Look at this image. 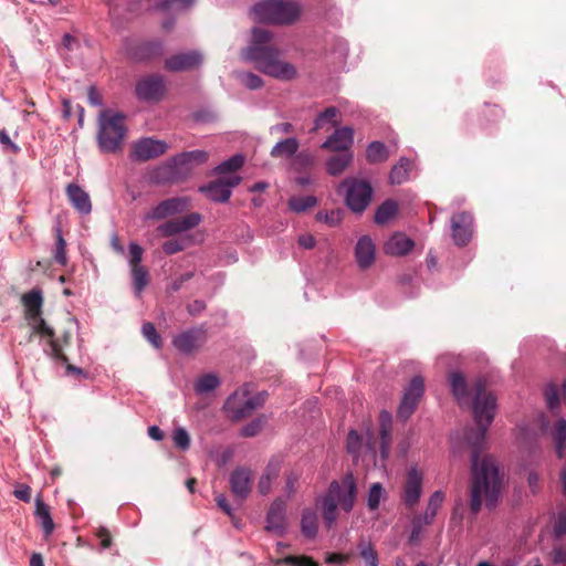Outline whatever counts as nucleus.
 <instances>
[{
  "label": "nucleus",
  "instance_id": "7",
  "mask_svg": "<svg viewBox=\"0 0 566 566\" xmlns=\"http://www.w3.org/2000/svg\"><path fill=\"white\" fill-rule=\"evenodd\" d=\"M266 397V391L258 392L254 396H251L248 390L235 391L228 397L223 409L231 420L238 421L250 416L256 408L262 407Z\"/></svg>",
  "mask_w": 566,
  "mask_h": 566
},
{
  "label": "nucleus",
  "instance_id": "36",
  "mask_svg": "<svg viewBox=\"0 0 566 566\" xmlns=\"http://www.w3.org/2000/svg\"><path fill=\"white\" fill-rule=\"evenodd\" d=\"M55 233V244L53 249V259L60 265H66L67 255H66V241L63 237L62 229L60 224L54 227Z\"/></svg>",
  "mask_w": 566,
  "mask_h": 566
},
{
  "label": "nucleus",
  "instance_id": "22",
  "mask_svg": "<svg viewBox=\"0 0 566 566\" xmlns=\"http://www.w3.org/2000/svg\"><path fill=\"white\" fill-rule=\"evenodd\" d=\"M286 526V502L277 497L271 504L266 514L265 528L277 534H283Z\"/></svg>",
  "mask_w": 566,
  "mask_h": 566
},
{
  "label": "nucleus",
  "instance_id": "58",
  "mask_svg": "<svg viewBox=\"0 0 566 566\" xmlns=\"http://www.w3.org/2000/svg\"><path fill=\"white\" fill-rule=\"evenodd\" d=\"M186 248V242L182 239H171L167 240L163 243V251L168 254H175L178 253Z\"/></svg>",
  "mask_w": 566,
  "mask_h": 566
},
{
  "label": "nucleus",
  "instance_id": "32",
  "mask_svg": "<svg viewBox=\"0 0 566 566\" xmlns=\"http://www.w3.org/2000/svg\"><path fill=\"white\" fill-rule=\"evenodd\" d=\"M353 161V153H342L332 156L326 161V170L331 176H339Z\"/></svg>",
  "mask_w": 566,
  "mask_h": 566
},
{
  "label": "nucleus",
  "instance_id": "52",
  "mask_svg": "<svg viewBox=\"0 0 566 566\" xmlns=\"http://www.w3.org/2000/svg\"><path fill=\"white\" fill-rule=\"evenodd\" d=\"M143 254H144L143 248L136 242H130L128 244V264H129V266L134 268V266L143 265L142 264Z\"/></svg>",
  "mask_w": 566,
  "mask_h": 566
},
{
  "label": "nucleus",
  "instance_id": "12",
  "mask_svg": "<svg viewBox=\"0 0 566 566\" xmlns=\"http://www.w3.org/2000/svg\"><path fill=\"white\" fill-rule=\"evenodd\" d=\"M242 181L240 176H231L228 178L217 179L200 186L198 191L207 196L211 201L224 203L228 202L232 189L239 186Z\"/></svg>",
  "mask_w": 566,
  "mask_h": 566
},
{
  "label": "nucleus",
  "instance_id": "2",
  "mask_svg": "<svg viewBox=\"0 0 566 566\" xmlns=\"http://www.w3.org/2000/svg\"><path fill=\"white\" fill-rule=\"evenodd\" d=\"M272 38L271 31L253 28L251 43L242 51L241 56L253 63L263 74L284 81L293 80L297 71L293 64L280 60L281 51L270 44Z\"/></svg>",
  "mask_w": 566,
  "mask_h": 566
},
{
  "label": "nucleus",
  "instance_id": "20",
  "mask_svg": "<svg viewBox=\"0 0 566 566\" xmlns=\"http://www.w3.org/2000/svg\"><path fill=\"white\" fill-rule=\"evenodd\" d=\"M189 205L188 198L176 197L163 200L155 206L147 214L146 219L161 220L167 217L180 213L187 209Z\"/></svg>",
  "mask_w": 566,
  "mask_h": 566
},
{
  "label": "nucleus",
  "instance_id": "35",
  "mask_svg": "<svg viewBox=\"0 0 566 566\" xmlns=\"http://www.w3.org/2000/svg\"><path fill=\"white\" fill-rule=\"evenodd\" d=\"M298 142L294 137L285 138L276 143L271 149L272 157H292L298 149Z\"/></svg>",
  "mask_w": 566,
  "mask_h": 566
},
{
  "label": "nucleus",
  "instance_id": "16",
  "mask_svg": "<svg viewBox=\"0 0 566 566\" xmlns=\"http://www.w3.org/2000/svg\"><path fill=\"white\" fill-rule=\"evenodd\" d=\"M423 473L411 465L406 474L401 500L408 509L415 507L422 495Z\"/></svg>",
  "mask_w": 566,
  "mask_h": 566
},
{
  "label": "nucleus",
  "instance_id": "53",
  "mask_svg": "<svg viewBox=\"0 0 566 566\" xmlns=\"http://www.w3.org/2000/svg\"><path fill=\"white\" fill-rule=\"evenodd\" d=\"M196 0H160L156 3L155 8L160 11H167L174 6L179 9H189L195 4Z\"/></svg>",
  "mask_w": 566,
  "mask_h": 566
},
{
  "label": "nucleus",
  "instance_id": "29",
  "mask_svg": "<svg viewBox=\"0 0 566 566\" xmlns=\"http://www.w3.org/2000/svg\"><path fill=\"white\" fill-rule=\"evenodd\" d=\"M34 515L36 520L39 521L43 534L45 537H49L54 532V522L51 516L50 507L48 504H45L40 495L35 497V510Z\"/></svg>",
  "mask_w": 566,
  "mask_h": 566
},
{
  "label": "nucleus",
  "instance_id": "47",
  "mask_svg": "<svg viewBox=\"0 0 566 566\" xmlns=\"http://www.w3.org/2000/svg\"><path fill=\"white\" fill-rule=\"evenodd\" d=\"M275 565H287V566H318L313 558L308 556H294L287 555L283 558H280L275 562Z\"/></svg>",
  "mask_w": 566,
  "mask_h": 566
},
{
  "label": "nucleus",
  "instance_id": "17",
  "mask_svg": "<svg viewBox=\"0 0 566 566\" xmlns=\"http://www.w3.org/2000/svg\"><path fill=\"white\" fill-rule=\"evenodd\" d=\"M202 62V54L197 50H192L167 57L165 60V69L168 72H185L200 67Z\"/></svg>",
  "mask_w": 566,
  "mask_h": 566
},
{
  "label": "nucleus",
  "instance_id": "9",
  "mask_svg": "<svg viewBox=\"0 0 566 566\" xmlns=\"http://www.w3.org/2000/svg\"><path fill=\"white\" fill-rule=\"evenodd\" d=\"M346 449L355 462H357L360 457H366L375 465L378 463L375 437L374 432L369 428L366 431L365 439L357 432V430L350 429L346 439Z\"/></svg>",
  "mask_w": 566,
  "mask_h": 566
},
{
  "label": "nucleus",
  "instance_id": "57",
  "mask_svg": "<svg viewBox=\"0 0 566 566\" xmlns=\"http://www.w3.org/2000/svg\"><path fill=\"white\" fill-rule=\"evenodd\" d=\"M240 78L244 86L249 90H258L263 86V80L261 78V76L254 73L243 72L240 74Z\"/></svg>",
  "mask_w": 566,
  "mask_h": 566
},
{
  "label": "nucleus",
  "instance_id": "63",
  "mask_svg": "<svg viewBox=\"0 0 566 566\" xmlns=\"http://www.w3.org/2000/svg\"><path fill=\"white\" fill-rule=\"evenodd\" d=\"M281 464L279 461H270L262 475L274 481L279 476Z\"/></svg>",
  "mask_w": 566,
  "mask_h": 566
},
{
  "label": "nucleus",
  "instance_id": "19",
  "mask_svg": "<svg viewBox=\"0 0 566 566\" xmlns=\"http://www.w3.org/2000/svg\"><path fill=\"white\" fill-rule=\"evenodd\" d=\"M378 420L380 440L378 461H380L381 465H385L392 442V415L388 410H381Z\"/></svg>",
  "mask_w": 566,
  "mask_h": 566
},
{
  "label": "nucleus",
  "instance_id": "5",
  "mask_svg": "<svg viewBox=\"0 0 566 566\" xmlns=\"http://www.w3.org/2000/svg\"><path fill=\"white\" fill-rule=\"evenodd\" d=\"M251 11L261 23L291 25L300 19L302 7L296 0H262Z\"/></svg>",
  "mask_w": 566,
  "mask_h": 566
},
{
  "label": "nucleus",
  "instance_id": "3",
  "mask_svg": "<svg viewBox=\"0 0 566 566\" xmlns=\"http://www.w3.org/2000/svg\"><path fill=\"white\" fill-rule=\"evenodd\" d=\"M357 482L352 471H347L339 480H333L326 492L316 499L324 525L332 530L338 518V509L350 513L357 500Z\"/></svg>",
  "mask_w": 566,
  "mask_h": 566
},
{
  "label": "nucleus",
  "instance_id": "31",
  "mask_svg": "<svg viewBox=\"0 0 566 566\" xmlns=\"http://www.w3.org/2000/svg\"><path fill=\"white\" fill-rule=\"evenodd\" d=\"M301 533L307 539H314L318 533V516L315 510L304 509L301 515Z\"/></svg>",
  "mask_w": 566,
  "mask_h": 566
},
{
  "label": "nucleus",
  "instance_id": "15",
  "mask_svg": "<svg viewBox=\"0 0 566 566\" xmlns=\"http://www.w3.org/2000/svg\"><path fill=\"white\" fill-rule=\"evenodd\" d=\"M169 146L164 140L144 137L133 144L130 158L136 161H147L165 154Z\"/></svg>",
  "mask_w": 566,
  "mask_h": 566
},
{
  "label": "nucleus",
  "instance_id": "41",
  "mask_svg": "<svg viewBox=\"0 0 566 566\" xmlns=\"http://www.w3.org/2000/svg\"><path fill=\"white\" fill-rule=\"evenodd\" d=\"M220 385V379L216 374L209 373L200 376L195 384V391L198 395L208 394Z\"/></svg>",
  "mask_w": 566,
  "mask_h": 566
},
{
  "label": "nucleus",
  "instance_id": "23",
  "mask_svg": "<svg viewBox=\"0 0 566 566\" xmlns=\"http://www.w3.org/2000/svg\"><path fill=\"white\" fill-rule=\"evenodd\" d=\"M354 142V130L349 126L335 129V132L321 145L323 149L347 153Z\"/></svg>",
  "mask_w": 566,
  "mask_h": 566
},
{
  "label": "nucleus",
  "instance_id": "37",
  "mask_svg": "<svg viewBox=\"0 0 566 566\" xmlns=\"http://www.w3.org/2000/svg\"><path fill=\"white\" fill-rule=\"evenodd\" d=\"M398 206L396 201L392 199H387L376 209L374 221L377 224H385L396 216Z\"/></svg>",
  "mask_w": 566,
  "mask_h": 566
},
{
  "label": "nucleus",
  "instance_id": "11",
  "mask_svg": "<svg viewBox=\"0 0 566 566\" xmlns=\"http://www.w3.org/2000/svg\"><path fill=\"white\" fill-rule=\"evenodd\" d=\"M208 339V331L205 324L188 328L172 338V346L184 355H190L202 347Z\"/></svg>",
  "mask_w": 566,
  "mask_h": 566
},
{
  "label": "nucleus",
  "instance_id": "49",
  "mask_svg": "<svg viewBox=\"0 0 566 566\" xmlns=\"http://www.w3.org/2000/svg\"><path fill=\"white\" fill-rule=\"evenodd\" d=\"M157 230L164 237H172L182 233L178 218L161 223L160 226H158Z\"/></svg>",
  "mask_w": 566,
  "mask_h": 566
},
{
  "label": "nucleus",
  "instance_id": "8",
  "mask_svg": "<svg viewBox=\"0 0 566 566\" xmlns=\"http://www.w3.org/2000/svg\"><path fill=\"white\" fill-rule=\"evenodd\" d=\"M338 192H344L347 207L356 213L365 211L373 197V188L370 184L354 177L346 178L339 185Z\"/></svg>",
  "mask_w": 566,
  "mask_h": 566
},
{
  "label": "nucleus",
  "instance_id": "62",
  "mask_svg": "<svg viewBox=\"0 0 566 566\" xmlns=\"http://www.w3.org/2000/svg\"><path fill=\"white\" fill-rule=\"evenodd\" d=\"M13 494L20 501L29 503L31 501V488L27 484H18L13 491Z\"/></svg>",
  "mask_w": 566,
  "mask_h": 566
},
{
  "label": "nucleus",
  "instance_id": "1",
  "mask_svg": "<svg viewBox=\"0 0 566 566\" xmlns=\"http://www.w3.org/2000/svg\"><path fill=\"white\" fill-rule=\"evenodd\" d=\"M472 416L478 427L474 438L469 442L473 448L472 453V488L470 510L478 514L482 506V495L485 496L488 507H494L501 492V476L493 458L485 457L479 462L480 449L484 442L486 431L492 424L496 410L497 398L492 391L486 390L484 378H478L473 382Z\"/></svg>",
  "mask_w": 566,
  "mask_h": 566
},
{
  "label": "nucleus",
  "instance_id": "42",
  "mask_svg": "<svg viewBox=\"0 0 566 566\" xmlns=\"http://www.w3.org/2000/svg\"><path fill=\"white\" fill-rule=\"evenodd\" d=\"M244 164V157L241 154H235L230 158L221 161L213 169L216 175H224L239 170Z\"/></svg>",
  "mask_w": 566,
  "mask_h": 566
},
{
  "label": "nucleus",
  "instance_id": "50",
  "mask_svg": "<svg viewBox=\"0 0 566 566\" xmlns=\"http://www.w3.org/2000/svg\"><path fill=\"white\" fill-rule=\"evenodd\" d=\"M265 423V419L263 417H259L247 423L242 427L240 434L245 438H251L256 436Z\"/></svg>",
  "mask_w": 566,
  "mask_h": 566
},
{
  "label": "nucleus",
  "instance_id": "30",
  "mask_svg": "<svg viewBox=\"0 0 566 566\" xmlns=\"http://www.w3.org/2000/svg\"><path fill=\"white\" fill-rule=\"evenodd\" d=\"M446 495L441 490L434 491L429 497L424 513L417 517L418 522H422L424 525H431Z\"/></svg>",
  "mask_w": 566,
  "mask_h": 566
},
{
  "label": "nucleus",
  "instance_id": "61",
  "mask_svg": "<svg viewBox=\"0 0 566 566\" xmlns=\"http://www.w3.org/2000/svg\"><path fill=\"white\" fill-rule=\"evenodd\" d=\"M193 277V272H187L181 274L179 277L175 279L171 284L168 286V292L176 293L178 292L182 285Z\"/></svg>",
  "mask_w": 566,
  "mask_h": 566
},
{
  "label": "nucleus",
  "instance_id": "39",
  "mask_svg": "<svg viewBox=\"0 0 566 566\" xmlns=\"http://www.w3.org/2000/svg\"><path fill=\"white\" fill-rule=\"evenodd\" d=\"M553 438L555 441L556 455L563 459L566 450V420L559 419L554 428Z\"/></svg>",
  "mask_w": 566,
  "mask_h": 566
},
{
  "label": "nucleus",
  "instance_id": "60",
  "mask_svg": "<svg viewBox=\"0 0 566 566\" xmlns=\"http://www.w3.org/2000/svg\"><path fill=\"white\" fill-rule=\"evenodd\" d=\"M49 348L45 349V353L54 359H61L63 357L61 345L55 339V336L49 338L48 340Z\"/></svg>",
  "mask_w": 566,
  "mask_h": 566
},
{
  "label": "nucleus",
  "instance_id": "59",
  "mask_svg": "<svg viewBox=\"0 0 566 566\" xmlns=\"http://www.w3.org/2000/svg\"><path fill=\"white\" fill-rule=\"evenodd\" d=\"M554 535L557 539L566 535V512L558 513L554 524Z\"/></svg>",
  "mask_w": 566,
  "mask_h": 566
},
{
  "label": "nucleus",
  "instance_id": "64",
  "mask_svg": "<svg viewBox=\"0 0 566 566\" xmlns=\"http://www.w3.org/2000/svg\"><path fill=\"white\" fill-rule=\"evenodd\" d=\"M96 536L101 541V546L103 549H107L112 545V536L109 531L106 527H99L97 530Z\"/></svg>",
  "mask_w": 566,
  "mask_h": 566
},
{
  "label": "nucleus",
  "instance_id": "56",
  "mask_svg": "<svg viewBox=\"0 0 566 566\" xmlns=\"http://www.w3.org/2000/svg\"><path fill=\"white\" fill-rule=\"evenodd\" d=\"M172 440L176 447H178L181 450H188L190 447V437L186 429L184 428H177L174 431Z\"/></svg>",
  "mask_w": 566,
  "mask_h": 566
},
{
  "label": "nucleus",
  "instance_id": "33",
  "mask_svg": "<svg viewBox=\"0 0 566 566\" xmlns=\"http://www.w3.org/2000/svg\"><path fill=\"white\" fill-rule=\"evenodd\" d=\"M130 275L134 294L136 297H140L149 283V272L144 265L134 266L130 268Z\"/></svg>",
  "mask_w": 566,
  "mask_h": 566
},
{
  "label": "nucleus",
  "instance_id": "4",
  "mask_svg": "<svg viewBox=\"0 0 566 566\" xmlns=\"http://www.w3.org/2000/svg\"><path fill=\"white\" fill-rule=\"evenodd\" d=\"M208 158V153L201 149L179 153L155 168L150 174V180L157 185L186 180L191 176L193 168L207 163Z\"/></svg>",
  "mask_w": 566,
  "mask_h": 566
},
{
  "label": "nucleus",
  "instance_id": "6",
  "mask_svg": "<svg viewBox=\"0 0 566 566\" xmlns=\"http://www.w3.org/2000/svg\"><path fill=\"white\" fill-rule=\"evenodd\" d=\"M126 134L125 116L105 111L99 117L97 144L102 153L114 154L122 149Z\"/></svg>",
  "mask_w": 566,
  "mask_h": 566
},
{
  "label": "nucleus",
  "instance_id": "18",
  "mask_svg": "<svg viewBox=\"0 0 566 566\" xmlns=\"http://www.w3.org/2000/svg\"><path fill=\"white\" fill-rule=\"evenodd\" d=\"M252 481L253 473L249 468L239 467L234 469L229 476L230 490L233 496L243 502L251 492Z\"/></svg>",
  "mask_w": 566,
  "mask_h": 566
},
{
  "label": "nucleus",
  "instance_id": "10",
  "mask_svg": "<svg viewBox=\"0 0 566 566\" xmlns=\"http://www.w3.org/2000/svg\"><path fill=\"white\" fill-rule=\"evenodd\" d=\"M424 394V380L421 376H413L405 388L401 401L397 409V417L406 422L416 411L420 399Z\"/></svg>",
  "mask_w": 566,
  "mask_h": 566
},
{
  "label": "nucleus",
  "instance_id": "13",
  "mask_svg": "<svg viewBox=\"0 0 566 566\" xmlns=\"http://www.w3.org/2000/svg\"><path fill=\"white\" fill-rule=\"evenodd\" d=\"M474 218L471 212H457L451 217V239L458 247H465L473 237Z\"/></svg>",
  "mask_w": 566,
  "mask_h": 566
},
{
  "label": "nucleus",
  "instance_id": "55",
  "mask_svg": "<svg viewBox=\"0 0 566 566\" xmlns=\"http://www.w3.org/2000/svg\"><path fill=\"white\" fill-rule=\"evenodd\" d=\"M178 219H179L182 232L198 227L202 221V217L198 212H191V213H189L185 217L178 218Z\"/></svg>",
  "mask_w": 566,
  "mask_h": 566
},
{
  "label": "nucleus",
  "instance_id": "24",
  "mask_svg": "<svg viewBox=\"0 0 566 566\" xmlns=\"http://www.w3.org/2000/svg\"><path fill=\"white\" fill-rule=\"evenodd\" d=\"M165 44L159 39L144 41L134 46L130 56L137 62H148L164 54Z\"/></svg>",
  "mask_w": 566,
  "mask_h": 566
},
{
  "label": "nucleus",
  "instance_id": "21",
  "mask_svg": "<svg viewBox=\"0 0 566 566\" xmlns=\"http://www.w3.org/2000/svg\"><path fill=\"white\" fill-rule=\"evenodd\" d=\"M65 195L77 213L88 216L92 212L91 197L78 184H69L65 187Z\"/></svg>",
  "mask_w": 566,
  "mask_h": 566
},
{
  "label": "nucleus",
  "instance_id": "27",
  "mask_svg": "<svg viewBox=\"0 0 566 566\" xmlns=\"http://www.w3.org/2000/svg\"><path fill=\"white\" fill-rule=\"evenodd\" d=\"M24 306V317L27 321L42 315L43 295L40 290H31L24 293L22 298Z\"/></svg>",
  "mask_w": 566,
  "mask_h": 566
},
{
  "label": "nucleus",
  "instance_id": "54",
  "mask_svg": "<svg viewBox=\"0 0 566 566\" xmlns=\"http://www.w3.org/2000/svg\"><path fill=\"white\" fill-rule=\"evenodd\" d=\"M544 395L547 402V408L554 411L559 406V397L555 384L551 382L545 387Z\"/></svg>",
  "mask_w": 566,
  "mask_h": 566
},
{
  "label": "nucleus",
  "instance_id": "38",
  "mask_svg": "<svg viewBox=\"0 0 566 566\" xmlns=\"http://www.w3.org/2000/svg\"><path fill=\"white\" fill-rule=\"evenodd\" d=\"M389 153L381 142H371L366 149V159L370 164L384 163L388 159Z\"/></svg>",
  "mask_w": 566,
  "mask_h": 566
},
{
  "label": "nucleus",
  "instance_id": "25",
  "mask_svg": "<svg viewBox=\"0 0 566 566\" xmlns=\"http://www.w3.org/2000/svg\"><path fill=\"white\" fill-rule=\"evenodd\" d=\"M376 256V245L370 237L363 235L355 247V259L358 266L366 270L373 265Z\"/></svg>",
  "mask_w": 566,
  "mask_h": 566
},
{
  "label": "nucleus",
  "instance_id": "28",
  "mask_svg": "<svg viewBox=\"0 0 566 566\" xmlns=\"http://www.w3.org/2000/svg\"><path fill=\"white\" fill-rule=\"evenodd\" d=\"M451 392L460 406L469 402V387L461 371H452L449 375Z\"/></svg>",
  "mask_w": 566,
  "mask_h": 566
},
{
  "label": "nucleus",
  "instance_id": "26",
  "mask_svg": "<svg viewBox=\"0 0 566 566\" xmlns=\"http://www.w3.org/2000/svg\"><path fill=\"white\" fill-rule=\"evenodd\" d=\"M415 247V242L403 233H395L385 243L384 251L388 255L402 256L408 254Z\"/></svg>",
  "mask_w": 566,
  "mask_h": 566
},
{
  "label": "nucleus",
  "instance_id": "40",
  "mask_svg": "<svg viewBox=\"0 0 566 566\" xmlns=\"http://www.w3.org/2000/svg\"><path fill=\"white\" fill-rule=\"evenodd\" d=\"M317 199L312 195L294 196L287 201L289 208L296 213L305 212L306 210L315 207Z\"/></svg>",
  "mask_w": 566,
  "mask_h": 566
},
{
  "label": "nucleus",
  "instance_id": "48",
  "mask_svg": "<svg viewBox=\"0 0 566 566\" xmlns=\"http://www.w3.org/2000/svg\"><path fill=\"white\" fill-rule=\"evenodd\" d=\"M143 335L145 338L157 349L161 348L163 340L160 335L157 333L156 327L153 323L147 322L142 327Z\"/></svg>",
  "mask_w": 566,
  "mask_h": 566
},
{
  "label": "nucleus",
  "instance_id": "51",
  "mask_svg": "<svg viewBox=\"0 0 566 566\" xmlns=\"http://www.w3.org/2000/svg\"><path fill=\"white\" fill-rule=\"evenodd\" d=\"M316 219L319 221H324L332 227H335L342 222L343 211L340 209L331 210L326 212L319 211L316 214Z\"/></svg>",
  "mask_w": 566,
  "mask_h": 566
},
{
  "label": "nucleus",
  "instance_id": "34",
  "mask_svg": "<svg viewBox=\"0 0 566 566\" xmlns=\"http://www.w3.org/2000/svg\"><path fill=\"white\" fill-rule=\"evenodd\" d=\"M411 160L407 157H401L398 163L391 168L389 174V181L392 185H401L409 178Z\"/></svg>",
  "mask_w": 566,
  "mask_h": 566
},
{
  "label": "nucleus",
  "instance_id": "46",
  "mask_svg": "<svg viewBox=\"0 0 566 566\" xmlns=\"http://www.w3.org/2000/svg\"><path fill=\"white\" fill-rule=\"evenodd\" d=\"M385 495V490L379 482L374 483L368 492L367 506L370 511L379 507L380 501Z\"/></svg>",
  "mask_w": 566,
  "mask_h": 566
},
{
  "label": "nucleus",
  "instance_id": "45",
  "mask_svg": "<svg viewBox=\"0 0 566 566\" xmlns=\"http://www.w3.org/2000/svg\"><path fill=\"white\" fill-rule=\"evenodd\" d=\"M358 549L360 557L365 560V563L368 566H378V554L369 541L361 539L358 543Z\"/></svg>",
  "mask_w": 566,
  "mask_h": 566
},
{
  "label": "nucleus",
  "instance_id": "14",
  "mask_svg": "<svg viewBox=\"0 0 566 566\" xmlns=\"http://www.w3.org/2000/svg\"><path fill=\"white\" fill-rule=\"evenodd\" d=\"M135 93L143 102H159L166 94L165 80L158 74L147 75L136 83Z\"/></svg>",
  "mask_w": 566,
  "mask_h": 566
},
{
  "label": "nucleus",
  "instance_id": "43",
  "mask_svg": "<svg viewBox=\"0 0 566 566\" xmlns=\"http://www.w3.org/2000/svg\"><path fill=\"white\" fill-rule=\"evenodd\" d=\"M339 111L335 106H329L321 112L314 119V126L312 128L313 132L324 128L326 124H336V116Z\"/></svg>",
  "mask_w": 566,
  "mask_h": 566
},
{
  "label": "nucleus",
  "instance_id": "44",
  "mask_svg": "<svg viewBox=\"0 0 566 566\" xmlns=\"http://www.w3.org/2000/svg\"><path fill=\"white\" fill-rule=\"evenodd\" d=\"M27 322L31 327L33 334H38L46 340L55 336L54 329L46 324L42 315L36 318H31Z\"/></svg>",
  "mask_w": 566,
  "mask_h": 566
}]
</instances>
